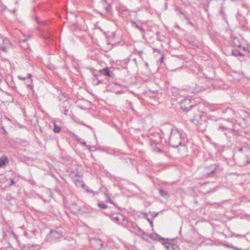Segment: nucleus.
<instances>
[{"instance_id":"nucleus-6","label":"nucleus","mask_w":250,"mask_h":250,"mask_svg":"<svg viewBox=\"0 0 250 250\" xmlns=\"http://www.w3.org/2000/svg\"><path fill=\"white\" fill-rule=\"evenodd\" d=\"M193 106L189 99H184L181 102V108L184 111H188Z\"/></svg>"},{"instance_id":"nucleus-20","label":"nucleus","mask_w":250,"mask_h":250,"mask_svg":"<svg viewBox=\"0 0 250 250\" xmlns=\"http://www.w3.org/2000/svg\"><path fill=\"white\" fill-rule=\"evenodd\" d=\"M231 54H232V55H233V56H235V57H237V56L243 57L244 56V55L237 49L232 50Z\"/></svg>"},{"instance_id":"nucleus-41","label":"nucleus","mask_w":250,"mask_h":250,"mask_svg":"<svg viewBox=\"0 0 250 250\" xmlns=\"http://www.w3.org/2000/svg\"><path fill=\"white\" fill-rule=\"evenodd\" d=\"M101 1L103 3H106L107 2L106 0H101Z\"/></svg>"},{"instance_id":"nucleus-33","label":"nucleus","mask_w":250,"mask_h":250,"mask_svg":"<svg viewBox=\"0 0 250 250\" xmlns=\"http://www.w3.org/2000/svg\"><path fill=\"white\" fill-rule=\"evenodd\" d=\"M31 77H32V75L31 74H28V75H27V78H28V79H29V82H30V83H31L32 82V80H31Z\"/></svg>"},{"instance_id":"nucleus-18","label":"nucleus","mask_w":250,"mask_h":250,"mask_svg":"<svg viewBox=\"0 0 250 250\" xmlns=\"http://www.w3.org/2000/svg\"><path fill=\"white\" fill-rule=\"evenodd\" d=\"M175 10L177 12V13L178 15H182L186 20H189V18L187 16V14L183 12L180 9L178 8V7H176L175 8Z\"/></svg>"},{"instance_id":"nucleus-31","label":"nucleus","mask_w":250,"mask_h":250,"mask_svg":"<svg viewBox=\"0 0 250 250\" xmlns=\"http://www.w3.org/2000/svg\"><path fill=\"white\" fill-rule=\"evenodd\" d=\"M10 183L8 185L9 187H11V186L14 185L15 184V182L12 179H10Z\"/></svg>"},{"instance_id":"nucleus-50","label":"nucleus","mask_w":250,"mask_h":250,"mask_svg":"<svg viewBox=\"0 0 250 250\" xmlns=\"http://www.w3.org/2000/svg\"><path fill=\"white\" fill-rule=\"evenodd\" d=\"M236 236H238V237H239V236H242V235H237Z\"/></svg>"},{"instance_id":"nucleus-30","label":"nucleus","mask_w":250,"mask_h":250,"mask_svg":"<svg viewBox=\"0 0 250 250\" xmlns=\"http://www.w3.org/2000/svg\"><path fill=\"white\" fill-rule=\"evenodd\" d=\"M165 59L164 57V54H162L161 58L160 59V63L161 64L164 62V59Z\"/></svg>"},{"instance_id":"nucleus-37","label":"nucleus","mask_w":250,"mask_h":250,"mask_svg":"<svg viewBox=\"0 0 250 250\" xmlns=\"http://www.w3.org/2000/svg\"><path fill=\"white\" fill-rule=\"evenodd\" d=\"M154 52H158V53H160V54H161V51L158 49H154Z\"/></svg>"},{"instance_id":"nucleus-5","label":"nucleus","mask_w":250,"mask_h":250,"mask_svg":"<svg viewBox=\"0 0 250 250\" xmlns=\"http://www.w3.org/2000/svg\"><path fill=\"white\" fill-rule=\"evenodd\" d=\"M89 243L91 247L96 250H100L104 245V242L102 240L95 238L91 239L89 240Z\"/></svg>"},{"instance_id":"nucleus-39","label":"nucleus","mask_w":250,"mask_h":250,"mask_svg":"<svg viewBox=\"0 0 250 250\" xmlns=\"http://www.w3.org/2000/svg\"><path fill=\"white\" fill-rule=\"evenodd\" d=\"M133 61L134 62V63H135V64H136V65H137V59H136V58H134V59H133Z\"/></svg>"},{"instance_id":"nucleus-43","label":"nucleus","mask_w":250,"mask_h":250,"mask_svg":"<svg viewBox=\"0 0 250 250\" xmlns=\"http://www.w3.org/2000/svg\"><path fill=\"white\" fill-rule=\"evenodd\" d=\"M76 209H77V210H78L79 212L81 211V209L79 207H78V208H76Z\"/></svg>"},{"instance_id":"nucleus-4","label":"nucleus","mask_w":250,"mask_h":250,"mask_svg":"<svg viewBox=\"0 0 250 250\" xmlns=\"http://www.w3.org/2000/svg\"><path fill=\"white\" fill-rule=\"evenodd\" d=\"M205 88L203 87L198 84L191 83L190 85H187L184 88V90L191 93H197L200 91L205 90Z\"/></svg>"},{"instance_id":"nucleus-40","label":"nucleus","mask_w":250,"mask_h":250,"mask_svg":"<svg viewBox=\"0 0 250 250\" xmlns=\"http://www.w3.org/2000/svg\"><path fill=\"white\" fill-rule=\"evenodd\" d=\"M138 53L139 54V55H141L143 54V51L142 50H139L138 51Z\"/></svg>"},{"instance_id":"nucleus-45","label":"nucleus","mask_w":250,"mask_h":250,"mask_svg":"<svg viewBox=\"0 0 250 250\" xmlns=\"http://www.w3.org/2000/svg\"><path fill=\"white\" fill-rule=\"evenodd\" d=\"M247 50H248V51H249V52H250V47H248Z\"/></svg>"},{"instance_id":"nucleus-23","label":"nucleus","mask_w":250,"mask_h":250,"mask_svg":"<svg viewBox=\"0 0 250 250\" xmlns=\"http://www.w3.org/2000/svg\"><path fill=\"white\" fill-rule=\"evenodd\" d=\"M92 83L94 85H97L102 83L101 81L99 80L96 75H93Z\"/></svg>"},{"instance_id":"nucleus-21","label":"nucleus","mask_w":250,"mask_h":250,"mask_svg":"<svg viewBox=\"0 0 250 250\" xmlns=\"http://www.w3.org/2000/svg\"><path fill=\"white\" fill-rule=\"evenodd\" d=\"M8 162L7 157L2 156L0 158V167L3 166L6 163Z\"/></svg>"},{"instance_id":"nucleus-15","label":"nucleus","mask_w":250,"mask_h":250,"mask_svg":"<svg viewBox=\"0 0 250 250\" xmlns=\"http://www.w3.org/2000/svg\"><path fill=\"white\" fill-rule=\"evenodd\" d=\"M25 248L27 250H40L41 249L40 246L37 244H28Z\"/></svg>"},{"instance_id":"nucleus-24","label":"nucleus","mask_w":250,"mask_h":250,"mask_svg":"<svg viewBox=\"0 0 250 250\" xmlns=\"http://www.w3.org/2000/svg\"><path fill=\"white\" fill-rule=\"evenodd\" d=\"M232 42H233V44L235 46H237V47L240 46V42H239V40L237 37H233Z\"/></svg>"},{"instance_id":"nucleus-32","label":"nucleus","mask_w":250,"mask_h":250,"mask_svg":"<svg viewBox=\"0 0 250 250\" xmlns=\"http://www.w3.org/2000/svg\"><path fill=\"white\" fill-rule=\"evenodd\" d=\"M147 220L149 222V223L150 224V226L151 227H153V221L152 220H151L149 218H147Z\"/></svg>"},{"instance_id":"nucleus-47","label":"nucleus","mask_w":250,"mask_h":250,"mask_svg":"<svg viewBox=\"0 0 250 250\" xmlns=\"http://www.w3.org/2000/svg\"><path fill=\"white\" fill-rule=\"evenodd\" d=\"M167 3H165V9H167Z\"/></svg>"},{"instance_id":"nucleus-48","label":"nucleus","mask_w":250,"mask_h":250,"mask_svg":"<svg viewBox=\"0 0 250 250\" xmlns=\"http://www.w3.org/2000/svg\"><path fill=\"white\" fill-rule=\"evenodd\" d=\"M30 86H31V84H30V83H28V84H27V86H28V87H30Z\"/></svg>"},{"instance_id":"nucleus-9","label":"nucleus","mask_w":250,"mask_h":250,"mask_svg":"<svg viewBox=\"0 0 250 250\" xmlns=\"http://www.w3.org/2000/svg\"><path fill=\"white\" fill-rule=\"evenodd\" d=\"M162 243L168 250H174L177 248V246L173 244L172 241L168 239H166L165 242H162Z\"/></svg>"},{"instance_id":"nucleus-36","label":"nucleus","mask_w":250,"mask_h":250,"mask_svg":"<svg viewBox=\"0 0 250 250\" xmlns=\"http://www.w3.org/2000/svg\"><path fill=\"white\" fill-rule=\"evenodd\" d=\"M18 78L20 80H26V78H25V77H23L21 76H18Z\"/></svg>"},{"instance_id":"nucleus-35","label":"nucleus","mask_w":250,"mask_h":250,"mask_svg":"<svg viewBox=\"0 0 250 250\" xmlns=\"http://www.w3.org/2000/svg\"><path fill=\"white\" fill-rule=\"evenodd\" d=\"M159 214V213H155V212H153L152 214H151V215L152 216L153 218H155L156 217H157Z\"/></svg>"},{"instance_id":"nucleus-19","label":"nucleus","mask_w":250,"mask_h":250,"mask_svg":"<svg viewBox=\"0 0 250 250\" xmlns=\"http://www.w3.org/2000/svg\"><path fill=\"white\" fill-rule=\"evenodd\" d=\"M131 22L132 25L136 27L139 30H140L141 32V33H142L143 34H145V31L142 26L138 25V24L135 21H131Z\"/></svg>"},{"instance_id":"nucleus-8","label":"nucleus","mask_w":250,"mask_h":250,"mask_svg":"<svg viewBox=\"0 0 250 250\" xmlns=\"http://www.w3.org/2000/svg\"><path fill=\"white\" fill-rule=\"evenodd\" d=\"M50 237L54 240L59 239L62 237V232L60 229L52 230L50 232Z\"/></svg>"},{"instance_id":"nucleus-34","label":"nucleus","mask_w":250,"mask_h":250,"mask_svg":"<svg viewBox=\"0 0 250 250\" xmlns=\"http://www.w3.org/2000/svg\"><path fill=\"white\" fill-rule=\"evenodd\" d=\"M120 10L122 12H125V11H128V9L125 7H123L121 8Z\"/></svg>"},{"instance_id":"nucleus-11","label":"nucleus","mask_w":250,"mask_h":250,"mask_svg":"<svg viewBox=\"0 0 250 250\" xmlns=\"http://www.w3.org/2000/svg\"><path fill=\"white\" fill-rule=\"evenodd\" d=\"M191 122L196 125L197 127H198V129L199 130H200L201 131H203L205 129L204 127H202L203 123L202 121L201 120L200 117H198V118H194L192 119H190Z\"/></svg>"},{"instance_id":"nucleus-42","label":"nucleus","mask_w":250,"mask_h":250,"mask_svg":"<svg viewBox=\"0 0 250 250\" xmlns=\"http://www.w3.org/2000/svg\"><path fill=\"white\" fill-rule=\"evenodd\" d=\"M26 40H27L26 39H23V40H21V42H25L26 41Z\"/></svg>"},{"instance_id":"nucleus-1","label":"nucleus","mask_w":250,"mask_h":250,"mask_svg":"<svg viewBox=\"0 0 250 250\" xmlns=\"http://www.w3.org/2000/svg\"><path fill=\"white\" fill-rule=\"evenodd\" d=\"M184 133L179 131L177 128L170 129V135L168 137L169 143L173 147L182 146V141L185 138Z\"/></svg>"},{"instance_id":"nucleus-53","label":"nucleus","mask_w":250,"mask_h":250,"mask_svg":"<svg viewBox=\"0 0 250 250\" xmlns=\"http://www.w3.org/2000/svg\"><path fill=\"white\" fill-rule=\"evenodd\" d=\"M83 144L84 145H85V144H86V143H85V142H84Z\"/></svg>"},{"instance_id":"nucleus-26","label":"nucleus","mask_w":250,"mask_h":250,"mask_svg":"<svg viewBox=\"0 0 250 250\" xmlns=\"http://www.w3.org/2000/svg\"><path fill=\"white\" fill-rule=\"evenodd\" d=\"M98 206L101 208H103V209H105L107 208V205H106L105 204H104V203H99L98 204Z\"/></svg>"},{"instance_id":"nucleus-22","label":"nucleus","mask_w":250,"mask_h":250,"mask_svg":"<svg viewBox=\"0 0 250 250\" xmlns=\"http://www.w3.org/2000/svg\"><path fill=\"white\" fill-rule=\"evenodd\" d=\"M136 234L142 237H143L144 235H146V233L144 232L140 228L138 227H137L136 231L135 232Z\"/></svg>"},{"instance_id":"nucleus-16","label":"nucleus","mask_w":250,"mask_h":250,"mask_svg":"<svg viewBox=\"0 0 250 250\" xmlns=\"http://www.w3.org/2000/svg\"><path fill=\"white\" fill-rule=\"evenodd\" d=\"M229 129L228 126L225 124H221L217 128V131L220 132H225Z\"/></svg>"},{"instance_id":"nucleus-3","label":"nucleus","mask_w":250,"mask_h":250,"mask_svg":"<svg viewBox=\"0 0 250 250\" xmlns=\"http://www.w3.org/2000/svg\"><path fill=\"white\" fill-rule=\"evenodd\" d=\"M206 174L208 176H213L216 174L220 172L223 168L218 164H213L208 167H205Z\"/></svg>"},{"instance_id":"nucleus-14","label":"nucleus","mask_w":250,"mask_h":250,"mask_svg":"<svg viewBox=\"0 0 250 250\" xmlns=\"http://www.w3.org/2000/svg\"><path fill=\"white\" fill-rule=\"evenodd\" d=\"M149 237L153 240H159V241L162 240L163 242H165V240L166 239H165V238L162 237L160 235H159L157 233L151 234L149 235Z\"/></svg>"},{"instance_id":"nucleus-12","label":"nucleus","mask_w":250,"mask_h":250,"mask_svg":"<svg viewBox=\"0 0 250 250\" xmlns=\"http://www.w3.org/2000/svg\"><path fill=\"white\" fill-rule=\"evenodd\" d=\"M99 71L101 74L105 76L113 78L114 76V73L110 71V68L108 67L104 68L100 70Z\"/></svg>"},{"instance_id":"nucleus-51","label":"nucleus","mask_w":250,"mask_h":250,"mask_svg":"<svg viewBox=\"0 0 250 250\" xmlns=\"http://www.w3.org/2000/svg\"><path fill=\"white\" fill-rule=\"evenodd\" d=\"M222 121H224V122H225V123H226V122H227V121H226V120H222Z\"/></svg>"},{"instance_id":"nucleus-49","label":"nucleus","mask_w":250,"mask_h":250,"mask_svg":"<svg viewBox=\"0 0 250 250\" xmlns=\"http://www.w3.org/2000/svg\"><path fill=\"white\" fill-rule=\"evenodd\" d=\"M239 150H240V151H242V148H240V149H239Z\"/></svg>"},{"instance_id":"nucleus-13","label":"nucleus","mask_w":250,"mask_h":250,"mask_svg":"<svg viewBox=\"0 0 250 250\" xmlns=\"http://www.w3.org/2000/svg\"><path fill=\"white\" fill-rule=\"evenodd\" d=\"M2 44L4 47H6V51H4V52H7V48L12 46V44L9 41V40L6 38H2Z\"/></svg>"},{"instance_id":"nucleus-28","label":"nucleus","mask_w":250,"mask_h":250,"mask_svg":"<svg viewBox=\"0 0 250 250\" xmlns=\"http://www.w3.org/2000/svg\"><path fill=\"white\" fill-rule=\"evenodd\" d=\"M152 149L154 152H161L160 148L156 146L152 147Z\"/></svg>"},{"instance_id":"nucleus-44","label":"nucleus","mask_w":250,"mask_h":250,"mask_svg":"<svg viewBox=\"0 0 250 250\" xmlns=\"http://www.w3.org/2000/svg\"><path fill=\"white\" fill-rule=\"evenodd\" d=\"M72 206L74 207H77V205L76 203H73Z\"/></svg>"},{"instance_id":"nucleus-38","label":"nucleus","mask_w":250,"mask_h":250,"mask_svg":"<svg viewBox=\"0 0 250 250\" xmlns=\"http://www.w3.org/2000/svg\"><path fill=\"white\" fill-rule=\"evenodd\" d=\"M127 222H128V221H127V223H126V224H125V222H124V221H123V222H121V224L123 226H124V227H125V226H126L127 225Z\"/></svg>"},{"instance_id":"nucleus-7","label":"nucleus","mask_w":250,"mask_h":250,"mask_svg":"<svg viewBox=\"0 0 250 250\" xmlns=\"http://www.w3.org/2000/svg\"><path fill=\"white\" fill-rule=\"evenodd\" d=\"M111 219L118 224H120V221L122 220L125 222V224L127 223V219L125 217L120 214H113L111 215Z\"/></svg>"},{"instance_id":"nucleus-25","label":"nucleus","mask_w":250,"mask_h":250,"mask_svg":"<svg viewBox=\"0 0 250 250\" xmlns=\"http://www.w3.org/2000/svg\"><path fill=\"white\" fill-rule=\"evenodd\" d=\"M53 125H54V129H53V131L55 133H59L60 132L61 130V128L60 126H59L55 122H53Z\"/></svg>"},{"instance_id":"nucleus-10","label":"nucleus","mask_w":250,"mask_h":250,"mask_svg":"<svg viewBox=\"0 0 250 250\" xmlns=\"http://www.w3.org/2000/svg\"><path fill=\"white\" fill-rule=\"evenodd\" d=\"M161 139L162 137L159 133H155L154 134L152 135L150 138L152 144H154L155 145H157L161 142Z\"/></svg>"},{"instance_id":"nucleus-29","label":"nucleus","mask_w":250,"mask_h":250,"mask_svg":"<svg viewBox=\"0 0 250 250\" xmlns=\"http://www.w3.org/2000/svg\"><path fill=\"white\" fill-rule=\"evenodd\" d=\"M36 21L38 23H41V24H45V21H42L40 19H39V18L37 17H36Z\"/></svg>"},{"instance_id":"nucleus-2","label":"nucleus","mask_w":250,"mask_h":250,"mask_svg":"<svg viewBox=\"0 0 250 250\" xmlns=\"http://www.w3.org/2000/svg\"><path fill=\"white\" fill-rule=\"evenodd\" d=\"M67 98V95L63 93L59 96L60 109L65 115L68 114V112L71 107V104L68 101Z\"/></svg>"},{"instance_id":"nucleus-27","label":"nucleus","mask_w":250,"mask_h":250,"mask_svg":"<svg viewBox=\"0 0 250 250\" xmlns=\"http://www.w3.org/2000/svg\"><path fill=\"white\" fill-rule=\"evenodd\" d=\"M105 196H106V200L107 202H109L111 204H114V203L113 202V201L111 199L110 196L108 194H105Z\"/></svg>"},{"instance_id":"nucleus-46","label":"nucleus","mask_w":250,"mask_h":250,"mask_svg":"<svg viewBox=\"0 0 250 250\" xmlns=\"http://www.w3.org/2000/svg\"><path fill=\"white\" fill-rule=\"evenodd\" d=\"M110 9V7H107L106 9L107 11H109Z\"/></svg>"},{"instance_id":"nucleus-52","label":"nucleus","mask_w":250,"mask_h":250,"mask_svg":"<svg viewBox=\"0 0 250 250\" xmlns=\"http://www.w3.org/2000/svg\"><path fill=\"white\" fill-rule=\"evenodd\" d=\"M5 118H6V119H7V120H9V118H8L5 117Z\"/></svg>"},{"instance_id":"nucleus-17","label":"nucleus","mask_w":250,"mask_h":250,"mask_svg":"<svg viewBox=\"0 0 250 250\" xmlns=\"http://www.w3.org/2000/svg\"><path fill=\"white\" fill-rule=\"evenodd\" d=\"M159 194L161 195V196L165 198H168L169 197V194L167 191L166 190H164L163 189H159Z\"/></svg>"}]
</instances>
